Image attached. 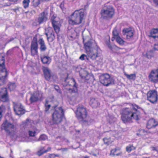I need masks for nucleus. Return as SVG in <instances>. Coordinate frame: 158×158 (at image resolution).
<instances>
[{
    "label": "nucleus",
    "instance_id": "nucleus-33",
    "mask_svg": "<svg viewBox=\"0 0 158 158\" xmlns=\"http://www.w3.org/2000/svg\"><path fill=\"white\" fill-rule=\"evenodd\" d=\"M7 76H2L0 77V85H3L6 81V78Z\"/></svg>",
    "mask_w": 158,
    "mask_h": 158
},
{
    "label": "nucleus",
    "instance_id": "nucleus-39",
    "mask_svg": "<svg viewBox=\"0 0 158 158\" xmlns=\"http://www.w3.org/2000/svg\"><path fill=\"white\" fill-rule=\"evenodd\" d=\"M110 37H109L108 40V41H106V43L108 46V48H110V49L112 50V47L111 45L110 44Z\"/></svg>",
    "mask_w": 158,
    "mask_h": 158
},
{
    "label": "nucleus",
    "instance_id": "nucleus-20",
    "mask_svg": "<svg viewBox=\"0 0 158 158\" xmlns=\"http://www.w3.org/2000/svg\"><path fill=\"white\" fill-rule=\"evenodd\" d=\"M38 42L40 45V51H45L47 49V48L42 38L40 39L38 41Z\"/></svg>",
    "mask_w": 158,
    "mask_h": 158
},
{
    "label": "nucleus",
    "instance_id": "nucleus-22",
    "mask_svg": "<svg viewBox=\"0 0 158 158\" xmlns=\"http://www.w3.org/2000/svg\"><path fill=\"white\" fill-rule=\"evenodd\" d=\"M45 34L49 42H52L55 39L54 33L52 31H49L48 33H46Z\"/></svg>",
    "mask_w": 158,
    "mask_h": 158
},
{
    "label": "nucleus",
    "instance_id": "nucleus-12",
    "mask_svg": "<svg viewBox=\"0 0 158 158\" xmlns=\"http://www.w3.org/2000/svg\"><path fill=\"white\" fill-rule=\"evenodd\" d=\"M38 48V46L37 40L34 38L31 45V52L32 56H34L37 54Z\"/></svg>",
    "mask_w": 158,
    "mask_h": 158
},
{
    "label": "nucleus",
    "instance_id": "nucleus-21",
    "mask_svg": "<svg viewBox=\"0 0 158 158\" xmlns=\"http://www.w3.org/2000/svg\"><path fill=\"white\" fill-rule=\"evenodd\" d=\"M4 57L3 56L1 60V61L2 62V63H0V66L2 67V69L0 70V72H2V73H4L5 74L2 75V76H7L8 73L6 69L5 68H3V67L5 66V59Z\"/></svg>",
    "mask_w": 158,
    "mask_h": 158
},
{
    "label": "nucleus",
    "instance_id": "nucleus-29",
    "mask_svg": "<svg viewBox=\"0 0 158 158\" xmlns=\"http://www.w3.org/2000/svg\"><path fill=\"white\" fill-rule=\"evenodd\" d=\"M135 147H134L132 145H129L127 147L126 151L128 152H130L131 150H135Z\"/></svg>",
    "mask_w": 158,
    "mask_h": 158
},
{
    "label": "nucleus",
    "instance_id": "nucleus-57",
    "mask_svg": "<svg viewBox=\"0 0 158 158\" xmlns=\"http://www.w3.org/2000/svg\"><path fill=\"white\" fill-rule=\"evenodd\" d=\"M14 40V38H11L8 41V42H9L12 41Z\"/></svg>",
    "mask_w": 158,
    "mask_h": 158
},
{
    "label": "nucleus",
    "instance_id": "nucleus-42",
    "mask_svg": "<svg viewBox=\"0 0 158 158\" xmlns=\"http://www.w3.org/2000/svg\"><path fill=\"white\" fill-rule=\"evenodd\" d=\"M28 132L29 135L30 136L34 137L35 136V131H32L29 130Z\"/></svg>",
    "mask_w": 158,
    "mask_h": 158
},
{
    "label": "nucleus",
    "instance_id": "nucleus-6",
    "mask_svg": "<svg viewBox=\"0 0 158 158\" xmlns=\"http://www.w3.org/2000/svg\"><path fill=\"white\" fill-rule=\"evenodd\" d=\"M63 85L65 87L71 86L73 87V89L71 88H66L70 93H75L77 92V84L73 78H70L67 77L63 82Z\"/></svg>",
    "mask_w": 158,
    "mask_h": 158
},
{
    "label": "nucleus",
    "instance_id": "nucleus-48",
    "mask_svg": "<svg viewBox=\"0 0 158 158\" xmlns=\"http://www.w3.org/2000/svg\"><path fill=\"white\" fill-rule=\"evenodd\" d=\"M49 157L50 158H55V154H51L49 155Z\"/></svg>",
    "mask_w": 158,
    "mask_h": 158
},
{
    "label": "nucleus",
    "instance_id": "nucleus-58",
    "mask_svg": "<svg viewBox=\"0 0 158 158\" xmlns=\"http://www.w3.org/2000/svg\"><path fill=\"white\" fill-rule=\"evenodd\" d=\"M60 156L58 154H55V157H59Z\"/></svg>",
    "mask_w": 158,
    "mask_h": 158
},
{
    "label": "nucleus",
    "instance_id": "nucleus-1",
    "mask_svg": "<svg viewBox=\"0 0 158 158\" xmlns=\"http://www.w3.org/2000/svg\"><path fill=\"white\" fill-rule=\"evenodd\" d=\"M139 116V112L135 108L134 109L125 108L122 110L121 118L122 121L125 123L133 119L138 120Z\"/></svg>",
    "mask_w": 158,
    "mask_h": 158
},
{
    "label": "nucleus",
    "instance_id": "nucleus-40",
    "mask_svg": "<svg viewBox=\"0 0 158 158\" xmlns=\"http://www.w3.org/2000/svg\"><path fill=\"white\" fill-rule=\"evenodd\" d=\"M40 4V2L39 0H33V5L35 7H36Z\"/></svg>",
    "mask_w": 158,
    "mask_h": 158
},
{
    "label": "nucleus",
    "instance_id": "nucleus-49",
    "mask_svg": "<svg viewBox=\"0 0 158 158\" xmlns=\"http://www.w3.org/2000/svg\"><path fill=\"white\" fill-rule=\"evenodd\" d=\"M146 56L148 59L151 58V56L149 54V53H147L146 54Z\"/></svg>",
    "mask_w": 158,
    "mask_h": 158
},
{
    "label": "nucleus",
    "instance_id": "nucleus-8",
    "mask_svg": "<svg viewBox=\"0 0 158 158\" xmlns=\"http://www.w3.org/2000/svg\"><path fill=\"white\" fill-rule=\"evenodd\" d=\"M100 81L104 85L107 86L114 84V80L110 75L106 73L100 77Z\"/></svg>",
    "mask_w": 158,
    "mask_h": 158
},
{
    "label": "nucleus",
    "instance_id": "nucleus-31",
    "mask_svg": "<svg viewBox=\"0 0 158 158\" xmlns=\"http://www.w3.org/2000/svg\"><path fill=\"white\" fill-rule=\"evenodd\" d=\"M16 87V85L15 83H11L9 85L8 88L10 91L14 90Z\"/></svg>",
    "mask_w": 158,
    "mask_h": 158
},
{
    "label": "nucleus",
    "instance_id": "nucleus-9",
    "mask_svg": "<svg viewBox=\"0 0 158 158\" xmlns=\"http://www.w3.org/2000/svg\"><path fill=\"white\" fill-rule=\"evenodd\" d=\"M43 72L45 79L50 81H56L57 77L56 75L51 73L50 70L47 68L43 69Z\"/></svg>",
    "mask_w": 158,
    "mask_h": 158
},
{
    "label": "nucleus",
    "instance_id": "nucleus-63",
    "mask_svg": "<svg viewBox=\"0 0 158 158\" xmlns=\"http://www.w3.org/2000/svg\"><path fill=\"white\" fill-rule=\"evenodd\" d=\"M11 152H12V151L11 150Z\"/></svg>",
    "mask_w": 158,
    "mask_h": 158
},
{
    "label": "nucleus",
    "instance_id": "nucleus-3",
    "mask_svg": "<svg viewBox=\"0 0 158 158\" xmlns=\"http://www.w3.org/2000/svg\"><path fill=\"white\" fill-rule=\"evenodd\" d=\"M84 10H75L69 18L68 22L71 25H78L81 23L84 19Z\"/></svg>",
    "mask_w": 158,
    "mask_h": 158
},
{
    "label": "nucleus",
    "instance_id": "nucleus-47",
    "mask_svg": "<svg viewBox=\"0 0 158 158\" xmlns=\"http://www.w3.org/2000/svg\"><path fill=\"white\" fill-rule=\"evenodd\" d=\"M90 75H89V74L88 73L87 75L85 77H84L83 79H84L85 80H89L90 78Z\"/></svg>",
    "mask_w": 158,
    "mask_h": 158
},
{
    "label": "nucleus",
    "instance_id": "nucleus-54",
    "mask_svg": "<svg viewBox=\"0 0 158 158\" xmlns=\"http://www.w3.org/2000/svg\"><path fill=\"white\" fill-rule=\"evenodd\" d=\"M56 16H54V15H53L52 17L51 20H52H52L53 19L54 20H55V19L56 18Z\"/></svg>",
    "mask_w": 158,
    "mask_h": 158
},
{
    "label": "nucleus",
    "instance_id": "nucleus-55",
    "mask_svg": "<svg viewBox=\"0 0 158 158\" xmlns=\"http://www.w3.org/2000/svg\"><path fill=\"white\" fill-rule=\"evenodd\" d=\"M134 108H136H136H137V109H138V108H139V107L138 106H137V105H135V106H134V108H133V109H134ZM136 109L137 110V109Z\"/></svg>",
    "mask_w": 158,
    "mask_h": 158
},
{
    "label": "nucleus",
    "instance_id": "nucleus-26",
    "mask_svg": "<svg viewBox=\"0 0 158 158\" xmlns=\"http://www.w3.org/2000/svg\"><path fill=\"white\" fill-rule=\"evenodd\" d=\"M32 123V121L27 118L25 122H23V125L24 128H29L31 127Z\"/></svg>",
    "mask_w": 158,
    "mask_h": 158
},
{
    "label": "nucleus",
    "instance_id": "nucleus-53",
    "mask_svg": "<svg viewBox=\"0 0 158 158\" xmlns=\"http://www.w3.org/2000/svg\"><path fill=\"white\" fill-rule=\"evenodd\" d=\"M155 45H156L157 47H155L154 48V50H158V44L157 45L155 44Z\"/></svg>",
    "mask_w": 158,
    "mask_h": 158
},
{
    "label": "nucleus",
    "instance_id": "nucleus-37",
    "mask_svg": "<svg viewBox=\"0 0 158 158\" xmlns=\"http://www.w3.org/2000/svg\"><path fill=\"white\" fill-rule=\"evenodd\" d=\"M44 147L42 148L40 150L37 152L36 153L37 155L39 156H40L42 155H43L44 153H45V152H44V151H42V150L44 149Z\"/></svg>",
    "mask_w": 158,
    "mask_h": 158
},
{
    "label": "nucleus",
    "instance_id": "nucleus-56",
    "mask_svg": "<svg viewBox=\"0 0 158 158\" xmlns=\"http://www.w3.org/2000/svg\"><path fill=\"white\" fill-rule=\"evenodd\" d=\"M152 150L153 151H156V148L155 147H152Z\"/></svg>",
    "mask_w": 158,
    "mask_h": 158
},
{
    "label": "nucleus",
    "instance_id": "nucleus-23",
    "mask_svg": "<svg viewBox=\"0 0 158 158\" xmlns=\"http://www.w3.org/2000/svg\"><path fill=\"white\" fill-rule=\"evenodd\" d=\"M47 18L45 15L44 12H43L40 14L39 17L38 19V22L40 24L43 22L44 21L47 20Z\"/></svg>",
    "mask_w": 158,
    "mask_h": 158
},
{
    "label": "nucleus",
    "instance_id": "nucleus-18",
    "mask_svg": "<svg viewBox=\"0 0 158 158\" xmlns=\"http://www.w3.org/2000/svg\"><path fill=\"white\" fill-rule=\"evenodd\" d=\"M52 24L54 30L56 33H58L60 31L61 24L60 22L56 21V20H52Z\"/></svg>",
    "mask_w": 158,
    "mask_h": 158
},
{
    "label": "nucleus",
    "instance_id": "nucleus-30",
    "mask_svg": "<svg viewBox=\"0 0 158 158\" xmlns=\"http://www.w3.org/2000/svg\"><path fill=\"white\" fill-rule=\"evenodd\" d=\"M30 2L29 0H24L23 1V7L25 8L28 7Z\"/></svg>",
    "mask_w": 158,
    "mask_h": 158
},
{
    "label": "nucleus",
    "instance_id": "nucleus-62",
    "mask_svg": "<svg viewBox=\"0 0 158 158\" xmlns=\"http://www.w3.org/2000/svg\"><path fill=\"white\" fill-rule=\"evenodd\" d=\"M137 135H139V134L138 133H137Z\"/></svg>",
    "mask_w": 158,
    "mask_h": 158
},
{
    "label": "nucleus",
    "instance_id": "nucleus-61",
    "mask_svg": "<svg viewBox=\"0 0 158 158\" xmlns=\"http://www.w3.org/2000/svg\"><path fill=\"white\" fill-rule=\"evenodd\" d=\"M57 150H61L60 149H57Z\"/></svg>",
    "mask_w": 158,
    "mask_h": 158
},
{
    "label": "nucleus",
    "instance_id": "nucleus-5",
    "mask_svg": "<svg viewBox=\"0 0 158 158\" xmlns=\"http://www.w3.org/2000/svg\"><path fill=\"white\" fill-rule=\"evenodd\" d=\"M101 14L103 19H109L113 17L114 14V10L112 6L105 4L101 11Z\"/></svg>",
    "mask_w": 158,
    "mask_h": 158
},
{
    "label": "nucleus",
    "instance_id": "nucleus-34",
    "mask_svg": "<svg viewBox=\"0 0 158 158\" xmlns=\"http://www.w3.org/2000/svg\"><path fill=\"white\" fill-rule=\"evenodd\" d=\"M88 73L85 71H82L80 73V75L81 78L83 79L85 76L88 75Z\"/></svg>",
    "mask_w": 158,
    "mask_h": 158
},
{
    "label": "nucleus",
    "instance_id": "nucleus-46",
    "mask_svg": "<svg viewBox=\"0 0 158 158\" xmlns=\"http://www.w3.org/2000/svg\"><path fill=\"white\" fill-rule=\"evenodd\" d=\"M116 149H113L111 151V153H112L114 155H116V156H118L119 154L117 153L115 154V152L116 151Z\"/></svg>",
    "mask_w": 158,
    "mask_h": 158
},
{
    "label": "nucleus",
    "instance_id": "nucleus-27",
    "mask_svg": "<svg viewBox=\"0 0 158 158\" xmlns=\"http://www.w3.org/2000/svg\"><path fill=\"white\" fill-rule=\"evenodd\" d=\"M89 104L90 105L93 107L96 108L98 106L99 104L98 101L94 98H91Z\"/></svg>",
    "mask_w": 158,
    "mask_h": 158
},
{
    "label": "nucleus",
    "instance_id": "nucleus-38",
    "mask_svg": "<svg viewBox=\"0 0 158 158\" xmlns=\"http://www.w3.org/2000/svg\"><path fill=\"white\" fill-rule=\"evenodd\" d=\"M45 105L46 107L45 111H47L48 110L51 106V105L48 104V101L47 99L46 100V102Z\"/></svg>",
    "mask_w": 158,
    "mask_h": 158
},
{
    "label": "nucleus",
    "instance_id": "nucleus-7",
    "mask_svg": "<svg viewBox=\"0 0 158 158\" xmlns=\"http://www.w3.org/2000/svg\"><path fill=\"white\" fill-rule=\"evenodd\" d=\"M77 118L80 121L88 122V120L86 119L87 116V112L85 108L83 106H79L77 108L76 112Z\"/></svg>",
    "mask_w": 158,
    "mask_h": 158
},
{
    "label": "nucleus",
    "instance_id": "nucleus-44",
    "mask_svg": "<svg viewBox=\"0 0 158 158\" xmlns=\"http://www.w3.org/2000/svg\"><path fill=\"white\" fill-rule=\"evenodd\" d=\"M60 149L61 151V152L63 153H66V152H67L68 150V148H60Z\"/></svg>",
    "mask_w": 158,
    "mask_h": 158
},
{
    "label": "nucleus",
    "instance_id": "nucleus-14",
    "mask_svg": "<svg viewBox=\"0 0 158 158\" xmlns=\"http://www.w3.org/2000/svg\"><path fill=\"white\" fill-rule=\"evenodd\" d=\"M0 99L4 102H8L9 101L6 88L1 89L0 90Z\"/></svg>",
    "mask_w": 158,
    "mask_h": 158
},
{
    "label": "nucleus",
    "instance_id": "nucleus-50",
    "mask_svg": "<svg viewBox=\"0 0 158 158\" xmlns=\"http://www.w3.org/2000/svg\"><path fill=\"white\" fill-rule=\"evenodd\" d=\"M9 1L13 2V3H16L19 0H8Z\"/></svg>",
    "mask_w": 158,
    "mask_h": 158
},
{
    "label": "nucleus",
    "instance_id": "nucleus-51",
    "mask_svg": "<svg viewBox=\"0 0 158 158\" xmlns=\"http://www.w3.org/2000/svg\"><path fill=\"white\" fill-rule=\"evenodd\" d=\"M51 149V148L50 147H48L47 148V149L45 151H44V152H45V153H46L47 152H48L50 151Z\"/></svg>",
    "mask_w": 158,
    "mask_h": 158
},
{
    "label": "nucleus",
    "instance_id": "nucleus-36",
    "mask_svg": "<svg viewBox=\"0 0 158 158\" xmlns=\"http://www.w3.org/2000/svg\"><path fill=\"white\" fill-rule=\"evenodd\" d=\"M113 35L114 37H117V36H118V33L116 27L114 28L113 31Z\"/></svg>",
    "mask_w": 158,
    "mask_h": 158
},
{
    "label": "nucleus",
    "instance_id": "nucleus-25",
    "mask_svg": "<svg viewBox=\"0 0 158 158\" xmlns=\"http://www.w3.org/2000/svg\"><path fill=\"white\" fill-rule=\"evenodd\" d=\"M41 60L42 63L44 64H49L51 61L50 58L47 56H43L41 58Z\"/></svg>",
    "mask_w": 158,
    "mask_h": 158
},
{
    "label": "nucleus",
    "instance_id": "nucleus-35",
    "mask_svg": "<svg viewBox=\"0 0 158 158\" xmlns=\"http://www.w3.org/2000/svg\"><path fill=\"white\" fill-rule=\"evenodd\" d=\"M116 41L120 44H123L124 41L119 36H117L116 37Z\"/></svg>",
    "mask_w": 158,
    "mask_h": 158
},
{
    "label": "nucleus",
    "instance_id": "nucleus-24",
    "mask_svg": "<svg viewBox=\"0 0 158 158\" xmlns=\"http://www.w3.org/2000/svg\"><path fill=\"white\" fill-rule=\"evenodd\" d=\"M149 36L154 39L158 38V29H154L152 30L150 32Z\"/></svg>",
    "mask_w": 158,
    "mask_h": 158
},
{
    "label": "nucleus",
    "instance_id": "nucleus-52",
    "mask_svg": "<svg viewBox=\"0 0 158 158\" xmlns=\"http://www.w3.org/2000/svg\"><path fill=\"white\" fill-rule=\"evenodd\" d=\"M154 3L158 6V0H153Z\"/></svg>",
    "mask_w": 158,
    "mask_h": 158
},
{
    "label": "nucleus",
    "instance_id": "nucleus-32",
    "mask_svg": "<svg viewBox=\"0 0 158 158\" xmlns=\"http://www.w3.org/2000/svg\"><path fill=\"white\" fill-rule=\"evenodd\" d=\"M48 138L47 136L45 135H41L39 139L37 140V141H44L47 139Z\"/></svg>",
    "mask_w": 158,
    "mask_h": 158
},
{
    "label": "nucleus",
    "instance_id": "nucleus-45",
    "mask_svg": "<svg viewBox=\"0 0 158 158\" xmlns=\"http://www.w3.org/2000/svg\"><path fill=\"white\" fill-rule=\"evenodd\" d=\"M3 108V107H0V121L1 120L2 114V108Z\"/></svg>",
    "mask_w": 158,
    "mask_h": 158
},
{
    "label": "nucleus",
    "instance_id": "nucleus-2",
    "mask_svg": "<svg viewBox=\"0 0 158 158\" xmlns=\"http://www.w3.org/2000/svg\"><path fill=\"white\" fill-rule=\"evenodd\" d=\"M86 53L89 57L95 60L98 56V47L94 41L89 40L84 45Z\"/></svg>",
    "mask_w": 158,
    "mask_h": 158
},
{
    "label": "nucleus",
    "instance_id": "nucleus-41",
    "mask_svg": "<svg viewBox=\"0 0 158 158\" xmlns=\"http://www.w3.org/2000/svg\"><path fill=\"white\" fill-rule=\"evenodd\" d=\"M103 139L104 142L105 144H106L107 145H109L111 143L110 142V139H109L105 138H104Z\"/></svg>",
    "mask_w": 158,
    "mask_h": 158
},
{
    "label": "nucleus",
    "instance_id": "nucleus-4",
    "mask_svg": "<svg viewBox=\"0 0 158 158\" xmlns=\"http://www.w3.org/2000/svg\"><path fill=\"white\" fill-rule=\"evenodd\" d=\"M55 109V111L52 114V120L51 125H58L62 121V118L64 116V110L62 107L60 106L57 107V106H52Z\"/></svg>",
    "mask_w": 158,
    "mask_h": 158
},
{
    "label": "nucleus",
    "instance_id": "nucleus-13",
    "mask_svg": "<svg viewBox=\"0 0 158 158\" xmlns=\"http://www.w3.org/2000/svg\"><path fill=\"white\" fill-rule=\"evenodd\" d=\"M1 128L2 129L4 130L7 132L10 133L14 130L15 127L14 125L6 120L2 124Z\"/></svg>",
    "mask_w": 158,
    "mask_h": 158
},
{
    "label": "nucleus",
    "instance_id": "nucleus-28",
    "mask_svg": "<svg viewBox=\"0 0 158 158\" xmlns=\"http://www.w3.org/2000/svg\"><path fill=\"white\" fill-rule=\"evenodd\" d=\"M125 75L127 78L130 80H135L136 78V75L135 74H125Z\"/></svg>",
    "mask_w": 158,
    "mask_h": 158
},
{
    "label": "nucleus",
    "instance_id": "nucleus-60",
    "mask_svg": "<svg viewBox=\"0 0 158 158\" xmlns=\"http://www.w3.org/2000/svg\"><path fill=\"white\" fill-rule=\"evenodd\" d=\"M84 158H89L87 156H85L84 157Z\"/></svg>",
    "mask_w": 158,
    "mask_h": 158
},
{
    "label": "nucleus",
    "instance_id": "nucleus-43",
    "mask_svg": "<svg viewBox=\"0 0 158 158\" xmlns=\"http://www.w3.org/2000/svg\"><path fill=\"white\" fill-rule=\"evenodd\" d=\"M85 58L88 60L87 56L85 54H82L79 57V59L81 60H84L85 59Z\"/></svg>",
    "mask_w": 158,
    "mask_h": 158
},
{
    "label": "nucleus",
    "instance_id": "nucleus-17",
    "mask_svg": "<svg viewBox=\"0 0 158 158\" xmlns=\"http://www.w3.org/2000/svg\"><path fill=\"white\" fill-rule=\"evenodd\" d=\"M156 126L158 128L157 122L155 119L152 118L148 120L147 125V127L148 129L152 128Z\"/></svg>",
    "mask_w": 158,
    "mask_h": 158
},
{
    "label": "nucleus",
    "instance_id": "nucleus-11",
    "mask_svg": "<svg viewBox=\"0 0 158 158\" xmlns=\"http://www.w3.org/2000/svg\"><path fill=\"white\" fill-rule=\"evenodd\" d=\"M148 100L152 103L156 102L158 100L157 92L155 90L150 91L147 94Z\"/></svg>",
    "mask_w": 158,
    "mask_h": 158
},
{
    "label": "nucleus",
    "instance_id": "nucleus-19",
    "mask_svg": "<svg viewBox=\"0 0 158 158\" xmlns=\"http://www.w3.org/2000/svg\"><path fill=\"white\" fill-rule=\"evenodd\" d=\"M124 34L126 36L127 39H129L133 37L134 31L131 28H126L123 30Z\"/></svg>",
    "mask_w": 158,
    "mask_h": 158
},
{
    "label": "nucleus",
    "instance_id": "nucleus-16",
    "mask_svg": "<svg viewBox=\"0 0 158 158\" xmlns=\"http://www.w3.org/2000/svg\"><path fill=\"white\" fill-rule=\"evenodd\" d=\"M150 80L154 83L158 82V73L152 70L149 76Z\"/></svg>",
    "mask_w": 158,
    "mask_h": 158
},
{
    "label": "nucleus",
    "instance_id": "nucleus-59",
    "mask_svg": "<svg viewBox=\"0 0 158 158\" xmlns=\"http://www.w3.org/2000/svg\"><path fill=\"white\" fill-rule=\"evenodd\" d=\"M114 38H116V37H113V38H112V39H111V40L112 41H113V40H114Z\"/></svg>",
    "mask_w": 158,
    "mask_h": 158
},
{
    "label": "nucleus",
    "instance_id": "nucleus-10",
    "mask_svg": "<svg viewBox=\"0 0 158 158\" xmlns=\"http://www.w3.org/2000/svg\"><path fill=\"white\" fill-rule=\"evenodd\" d=\"M13 104L14 110L16 115H19L25 113V109L21 103L13 102Z\"/></svg>",
    "mask_w": 158,
    "mask_h": 158
},
{
    "label": "nucleus",
    "instance_id": "nucleus-15",
    "mask_svg": "<svg viewBox=\"0 0 158 158\" xmlns=\"http://www.w3.org/2000/svg\"><path fill=\"white\" fill-rule=\"evenodd\" d=\"M42 97V94L38 92H36L32 94L30 98L31 103L37 102L40 100Z\"/></svg>",
    "mask_w": 158,
    "mask_h": 158
}]
</instances>
